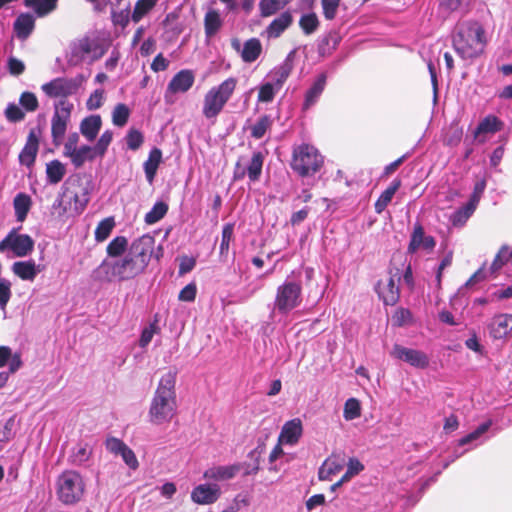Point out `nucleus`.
Masks as SVG:
<instances>
[{"label": "nucleus", "instance_id": "1", "mask_svg": "<svg viewBox=\"0 0 512 512\" xmlns=\"http://www.w3.org/2000/svg\"><path fill=\"white\" fill-rule=\"evenodd\" d=\"M176 376L177 373L174 371H168L161 376L149 406L150 423L161 425L170 422L175 416L177 411Z\"/></svg>", "mask_w": 512, "mask_h": 512}, {"label": "nucleus", "instance_id": "2", "mask_svg": "<svg viewBox=\"0 0 512 512\" xmlns=\"http://www.w3.org/2000/svg\"><path fill=\"white\" fill-rule=\"evenodd\" d=\"M92 183L82 182L79 178L69 179L63 185V193L53 203V209L59 215L67 212L81 214L90 200Z\"/></svg>", "mask_w": 512, "mask_h": 512}, {"label": "nucleus", "instance_id": "3", "mask_svg": "<svg viewBox=\"0 0 512 512\" xmlns=\"http://www.w3.org/2000/svg\"><path fill=\"white\" fill-rule=\"evenodd\" d=\"M453 46L463 59L478 56L484 47L482 27L476 23L461 26L453 37Z\"/></svg>", "mask_w": 512, "mask_h": 512}, {"label": "nucleus", "instance_id": "4", "mask_svg": "<svg viewBox=\"0 0 512 512\" xmlns=\"http://www.w3.org/2000/svg\"><path fill=\"white\" fill-rule=\"evenodd\" d=\"M237 86V79L229 77L211 87L204 96L202 113L207 119L216 118L230 100Z\"/></svg>", "mask_w": 512, "mask_h": 512}, {"label": "nucleus", "instance_id": "5", "mask_svg": "<svg viewBox=\"0 0 512 512\" xmlns=\"http://www.w3.org/2000/svg\"><path fill=\"white\" fill-rule=\"evenodd\" d=\"M86 484L82 475L73 470L62 472L56 481V493L64 505H74L84 496Z\"/></svg>", "mask_w": 512, "mask_h": 512}, {"label": "nucleus", "instance_id": "6", "mask_svg": "<svg viewBox=\"0 0 512 512\" xmlns=\"http://www.w3.org/2000/svg\"><path fill=\"white\" fill-rule=\"evenodd\" d=\"M99 272L104 274L109 281L130 280L141 274L145 268L142 263L137 262L129 253L120 259L104 260L99 268Z\"/></svg>", "mask_w": 512, "mask_h": 512}, {"label": "nucleus", "instance_id": "7", "mask_svg": "<svg viewBox=\"0 0 512 512\" xmlns=\"http://www.w3.org/2000/svg\"><path fill=\"white\" fill-rule=\"evenodd\" d=\"M324 163L322 155L309 144H301L294 147L292 152L291 168L301 177L316 174Z\"/></svg>", "mask_w": 512, "mask_h": 512}, {"label": "nucleus", "instance_id": "8", "mask_svg": "<svg viewBox=\"0 0 512 512\" xmlns=\"http://www.w3.org/2000/svg\"><path fill=\"white\" fill-rule=\"evenodd\" d=\"M104 54L105 49L98 39L83 37L71 43L68 61L72 65L93 63Z\"/></svg>", "mask_w": 512, "mask_h": 512}, {"label": "nucleus", "instance_id": "9", "mask_svg": "<svg viewBox=\"0 0 512 512\" xmlns=\"http://www.w3.org/2000/svg\"><path fill=\"white\" fill-rule=\"evenodd\" d=\"M302 301V286L291 280L284 281L278 286L274 300V312L281 315L289 314Z\"/></svg>", "mask_w": 512, "mask_h": 512}, {"label": "nucleus", "instance_id": "10", "mask_svg": "<svg viewBox=\"0 0 512 512\" xmlns=\"http://www.w3.org/2000/svg\"><path fill=\"white\" fill-rule=\"evenodd\" d=\"M34 250V240L28 234L18 233L16 229H12L0 241V253L6 254L8 258H23L32 253Z\"/></svg>", "mask_w": 512, "mask_h": 512}, {"label": "nucleus", "instance_id": "11", "mask_svg": "<svg viewBox=\"0 0 512 512\" xmlns=\"http://www.w3.org/2000/svg\"><path fill=\"white\" fill-rule=\"evenodd\" d=\"M73 105L67 100H60L55 105V112L51 119V134L55 145H59L65 135Z\"/></svg>", "mask_w": 512, "mask_h": 512}, {"label": "nucleus", "instance_id": "12", "mask_svg": "<svg viewBox=\"0 0 512 512\" xmlns=\"http://www.w3.org/2000/svg\"><path fill=\"white\" fill-rule=\"evenodd\" d=\"M79 86L76 79L59 77L44 83L41 90L50 98H66L76 93Z\"/></svg>", "mask_w": 512, "mask_h": 512}, {"label": "nucleus", "instance_id": "13", "mask_svg": "<svg viewBox=\"0 0 512 512\" xmlns=\"http://www.w3.org/2000/svg\"><path fill=\"white\" fill-rule=\"evenodd\" d=\"M154 246V237L150 234H145L132 242L127 253L146 268L153 254Z\"/></svg>", "mask_w": 512, "mask_h": 512}, {"label": "nucleus", "instance_id": "14", "mask_svg": "<svg viewBox=\"0 0 512 512\" xmlns=\"http://www.w3.org/2000/svg\"><path fill=\"white\" fill-rule=\"evenodd\" d=\"M391 355L394 358L402 360L418 369H425L429 365V357L426 353L420 350L406 348L398 344L394 345Z\"/></svg>", "mask_w": 512, "mask_h": 512}, {"label": "nucleus", "instance_id": "15", "mask_svg": "<svg viewBox=\"0 0 512 512\" xmlns=\"http://www.w3.org/2000/svg\"><path fill=\"white\" fill-rule=\"evenodd\" d=\"M195 82V73L192 70L189 69H182L179 72H177L170 82L167 85L166 91H165V98L168 99L169 97L180 94V93H186L191 89Z\"/></svg>", "mask_w": 512, "mask_h": 512}, {"label": "nucleus", "instance_id": "16", "mask_svg": "<svg viewBox=\"0 0 512 512\" xmlns=\"http://www.w3.org/2000/svg\"><path fill=\"white\" fill-rule=\"evenodd\" d=\"M221 496V489L217 483L200 484L193 488L191 499L199 505H210L215 503Z\"/></svg>", "mask_w": 512, "mask_h": 512}, {"label": "nucleus", "instance_id": "17", "mask_svg": "<svg viewBox=\"0 0 512 512\" xmlns=\"http://www.w3.org/2000/svg\"><path fill=\"white\" fill-rule=\"evenodd\" d=\"M376 292L385 305H394L399 299V287L393 276L380 279L376 285Z\"/></svg>", "mask_w": 512, "mask_h": 512}, {"label": "nucleus", "instance_id": "18", "mask_svg": "<svg viewBox=\"0 0 512 512\" xmlns=\"http://www.w3.org/2000/svg\"><path fill=\"white\" fill-rule=\"evenodd\" d=\"M489 334L493 339H504L512 334V314L495 315L489 325Z\"/></svg>", "mask_w": 512, "mask_h": 512}, {"label": "nucleus", "instance_id": "19", "mask_svg": "<svg viewBox=\"0 0 512 512\" xmlns=\"http://www.w3.org/2000/svg\"><path fill=\"white\" fill-rule=\"evenodd\" d=\"M303 434V424L300 418L287 421L281 429L279 442L285 445L294 446L298 443Z\"/></svg>", "mask_w": 512, "mask_h": 512}, {"label": "nucleus", "instance_id": "20", "mask_svg": "<svg viewBox=\"0 0 512 512\" xmlns=\"http://www.w3.org/2000/svg\"><path fill=\"white\" fill-rule=\"evenodd\" d=\"M242 469V464L235 463L225 466H213L208 468L203 477L215 482H223L233 479Z\"/></svg>", "mask_w": 512, "mask_h": 512}, {"label": "nucleus", "instance_id": "21", "mask_svg": "<svg viewBox=\"0 0 512 512\" xmlns=\"http://www.w3.org/2000/svg\"><path fill=\"white\" fill-rule=\"evenodd\" d=\"M232 47L241 52V58L246 63L256 61L262 53V44L258 38H250L245 41L242 49L240 42L238 40H233Z\"/></svg>", "mask_w": 512, "mask_h": 512}, {"label": "nucleus", "instance_id": "22", "mask_svg": "<svg viewBox=\"0 0 512 512\" xmlns=\"http://www.w3.org/2000/svg\"><path fill=\"white\" fill-rule=\"evenodd\" d=\"M11 271L21 280L33 282L41 269L34 260H26L14 262Z\"/></svg>", "mask_w": 512, "mask_h": 512}, {"label": "nucleus", "instance_id": "23", "mask_svg": "<svg viewBox=\"0 0 512 512\" xmlns=\"http://www.w3.org/2000/svg\"><path fill=\"white\" fill-rule=\"evenodd\" d=\"M436 245L435 239L430 235H425L421 225L414 227L411 235L408 251L411 253L416 252L418 249L433 250Z\"/></svg>", "mask_w": 512, "mask_h": 512}, {"label": "nucleus", "instance_id": "24", "mask_svg": "<svg viewBox=\"0 0 512 512\" xmlns=\"http://www.w3.org/2000/svg\"><path fill=\"white\" fill-rule=\"evenodd\" d=\"M293 22V16L290 11L282 12L265 29V34L269 39H276L287 30Z\"/></svg>", "mask_w": 512, "mask_h": 512}, {"label": "nucleus", "instance_id": "25", "mask_svg": "<svg viewBox=\"0 0 512 512\" xmlns=\"http://www.w3.org/2000/svg\"><path fill=\"white\" fill-rule=\"evenodd\" d=\"M327 76L325 73L319 74L313 83L311 84L310 88L306 91L304 102H303V109L308 110L310 107L315 105L317 101L319 100L321 94L323 93L325 86H326Z\"/></svg>", "mask_w": 512, "mask_h": 512}, {"label": "nucleus", "instance_id": "26", "mask_svg": "<svg viewBox=\"0 0 512 512\" xmlns=\"http://www.w3.org/2000/svg\"><path fill=\"white\" fill-rule=\"evenodd\" d=\"M35 27V18L32 14H20L13 25L15 35L20 40H26L33 32Z\"/></svg>", "mask_w": 512, "mask_h": 512}, {"label": "nucleus", "instance_id": "27", "mask_svg": "<svg viewBox=\"0 0 512 512\" xmlns=\"http://www.w3.org/2000/svg\"><path fill=\"white\" fill-rule=\"evenodd\" d=\"M161 162L162 151L157 147L152 148L149 152L147 160L143 163L145 177L149 184H153Z\"/></svg>", "mask_w": 512, "mask_h": 512}, {"label": "nucleus", "instance_id": "28", "mask_svg": "<svg viewBox=\"0 0 512 512\" xmlns=\"http://www.w3.org/2000/svg\"><path fill=\"white\" fill-rule=\"evenodd\" d=\"M345 461L343 458L331 456L327 458L319 468L320 480H331L332 477L343 470Z\"/></svg>", "mask_w": 512, "mask_h": 512}, {"label": "nucleus", "instance_id": "29", "mask_svg": "<svg viewBox=\"0 0 512 512\" xmlns=\"http://www.w3.org/2000/svg\"><path fill=\"white\" fill-rule=\"evenodd\" d=\"M22 359L20 353H12L9 346H0V368L8 365L9 373L13 374L22 367Z\"/></svg>", "mask_w": 512, "mask_h": 512}, {"label": "nucleus", "instance_id": "30", "mask_svg": "<svg viewBox=\"0 0 512 512\" xmlns=\"http://www.w3.org/2000/svg\"><path fill=\"white\" fill-rule=\"evenodd\" d=\"M102 125L100 115H91L80 123V132L88 140L93 141L97 137Z\"/></svg>", "mask_w": 512, "mask_h": 512}, {"label": "nucleus", "instance_id": "31", "mask_svg": "<svg viewBox=\"0 0 512 512\" xmlns=\"http://www.w3.org/2000/svg\"><path fill=\"white\" fill-rule=\"evenodd\" d=\"M38 151V139L34 132H30L27 138V142L19 154V161L22 165L27 167L31 166L36 158Z\"/></svg>", "mask_w": 512, "mask_h": 512}, {"label": "nucleus", "instance_id": "32", "mask_svg": "<svg viewBox=\"0 0 512 512\" xmlns=\"http://www.w3.org/2000/svg\"><path fill=\"white\" fill-rule=\"evenodd\" d=\"M294 55L295 51L293 50L287 55L284 62L279 67L275 68L274 71L272 72V75L274 77V84L280 89L282 88L284 82L287 80L292 71V61Z\"/></svg>", "mask_w": 512, "mask_h": 512}, {"label": "nucleus", "instance_id": "33", "mask_svg": "<svg viewBox=\"0 0 512 512\" xmlns=\"http://www.w3.org/2000/svg\"><path fill=\"white\" fill-rule=\"evenodd\" d=\"M32 206V199L26 193H18L13 200L15 216L18 222H23Z\"/></svg>", "mask_w": 512, "mask_h": 512}, {"label": "nucleus", "instance_id": "34", "mask_svg": "<svg viewBox=\"0 0 512 512\" xmlns=\"http://www.w3.org/2000/svg\"><path fill=\"white\" fill-rule=\"evenodd\" d=\"M97 155L94 154V149L88 145H82L70 152L68 157L75 167H81L86 161L93 160Z\"/></svg>", "mask_w": 512, "mask_h": 512}, {"label": "nucleus", "instance_id": "35", "mask_svg": "<svg viewBox=\"0 0 512 512\" xmlns=\"http://www.w3.org/2000/svg\"><path fill=\"white\" fill-rule=\"evenodd\" d=\"M401 186V181L399 179H395L391 182V184L381 193L377 201L375 202V211L376 213H382L388 204L391 202L393 196L397 192V190Z\"/></svg>", "mask_w": 512, "mask_h": 512}, {"label": "nucleus", "instance_id": "36", "mask_svg": "<svg viewBox=\"0 0 512 512\" xmlns=\"http://www.w3.org/2000/svg\"><path fill=\"white\" fill-rule=\"evenodd\" d=\"M264 163V155L257 151L252 154L251 160L247 164V176L250 182H256L260 179Z\"/></svg>", "mask_w": 512, "mask_h": 512}, {"label": "nucleus", "instance_id": "37", "mask_svg": "<svg viewBox=\"0 0 512 512\" xmlns=\"http://www.w3.org/2000/svg\"><path fill=\"white\" fill-rule=\"evenodd\" d=\"M503 123L493 115L486 116L477 126L475 137L478 138L482 134H493L501 130Z\"/></svg>", "mask_w": 512, "mask_h": 512}, {"label": "nucleus", "instance_id": "38", "mask_svg": "<svg viewBox=\"0 0 512 512\" xmlns=\"http://www.w3.org/2000/svg\"><path fill=\"white\" fill-rule=\"evenodd\" d=\"M220 13L215 9H210L204 17V28L207 37L215 35L222 26Z\"/></svg>", "mask_w": 512, "mask_h": 512}, {"label": "nucleus", "instance_id": "39", "mask_svg": "<svg viewBox=\"0 0 512 512\" xmlns=\"http://www.w3.org/2000/svg\"><path fill=\"white\" fill-rule=\"evenodd\" d=\"M476 208L469 203H466L464 206L458 208L454 211L450 217L449 221L454 227H462L466 224L468 219L473 215Z\"/></svg>", "mask_w": 512, "mask_h": 512}, {"label": "nucleus", "instance_id": "40", "mask_svg": "<svg viewBox=\"0 0 512 512\" xmlns=\"http://www.w3.org/2000/svg\"><path fill=\"white\" fill-rule=\"evenodd\" d=\"M292 0H260L259 11L262 17H269L282 10Z\"/></svg>", "mask_w": 512, "mask_h": 512}, {"label": "nucleus", "instance_id": "41", "mask_svg": "<svg viewBox=\"0 0 512 512\" xmlns=\"http://www.w3.org/2000/svg\"><path fill=\"white\" fill-rule=\"evenodd\" d=\"M66 173L65 166L58 160H53L46 165L47 181L50 184H58Z\"/></svg>", "mask_w": 512, "mask_h": 512}, {"label": "nucleus", "instance_id": "42", "mask_svg": "<svg viewBox=\"0 0 512 512\" xmlns=\"http://www.w3.org/2000/svg\"><path fill=\"white\" fill-rule=\"evenodd\" d=\"M157 4V0H138L131 14L134 23L140 22Z\"/></svg>", "mask_w": 512, "mask_h": 512}, {"label": "nucleus", "instance_id": "43", "mask_svg": "<svg viewBox=\"0 0 512 512\" xmlns=\"http://www.w3.org/2000/svg\"><path fill=\"white\" fill-rule=\"evenodd\" d=\"M491 425H492L491 420H488V421L482 423L474 431H472L468 435L462 437L458 441V445L465 446V445L472 444L474 442L479 441L481 439V437L489 430Z\"/></svg>", "mask_w": 512, "mask_h": 512}, {"label": "nucleus", "instance_id": "44", "mask_svg": "<svg viewBox=\"0 0 512 512\" xmlns=\"http://www.w3.org/2000/svg\"><path fill=\"white\" fill-rule=\"evenodd\" d=\"M299 26L305 35H311L318 29L319 19L314 12L305 13L299 19Z\"/></svg>", "mask_w": 512, "mask_h": 512}, {"label": "nucleus", "instance_id": "45", "mask_svg": "<svg viewBox=\"0 0 512 512\" xmlns=\"http://www.w3.org/2000/svg\"><path fill=\"white\" fill-rule=\"evenodd\" d=\"M361 416V404L356 398H349L344 404L343 417L346 421H352Z\"/></svg>", "mask_w": 512, "mask_h": 512}, {"label": "nucleus", "instance_id": "46", "mask_svg": "<svg viewBox=\"0 0 512 512\" xmlns=\"http://www.w3.org/2000/svg\"><path fill=\"white\" fill-rule=\"evenodd\" d=\"M115 226L113 217H108L99 222L95 229V240L97 242H103L106 240Z\"/></svg>", "mask_w": 512, "mask_h": 512}, {"label": "nucleus", "instance_id": "47", "mask_svg": "<svg viewBox=\"0 0 512 512\" xmlns=\"http://www.w3.org/2000/svg\"><path fill=\"white\" fill-rule=\"evenodd\" d=\"M272 120L269 116H261L250 128L251 136L255 139H261L270 129Z\"/></svg>", "mask_w": 512, "mask_h": 512}, {"label": "nucleus", "instance_id": "48", "mask_svg": "<svg viewBox=\"0 0 512 512\" xmlns=\"http://www.w3.org/2000/svg\"><path fill=\"white\" fill-rule=\"evenodd\" d=\"M130 109L126 104L118 103L112 111V123L117 127H123L128 122Z\"/></svg>", "mask_w": 512, "mask_h": 512}, {"label": "nucleus", "instance_id": "49", "mask_svg": "<svg viewBox=\"0 0 512 512\" xmlns=\"http://www.w3.org/2000/svg\"><path fill=\"white\" fill-rule=\"evenodd\" d=\"M168 205L164 202H156L151 210L145 215V222L147 224H154L160 221L167 213Z\"/></svg>", "mask_w": 512, "mask_h": 512}, {"label": "nucleus", "instance_id": "50", "mask_svg": "<svg viewBox=\"0 0 512 512\" xmlns=\"http://www.w3.org/2000/svg\"><path fill=\"white\" fill-rule=\"evenodd\" d=\"M128 246V241L124 236L115 237L107 246V254L110 257H118L122 255Z\"/></svg>", "mask_w": 512, "mask_h": 512}, {"label": "nucleus", "instance_id": "51", "mask_svg": "<svg viewBox=\"0 0 512 512\" xmlns=\"http://www.w3.org/2000/svg\"><path fill=\"white\" fill-rule=\"evenodd\" d=\"M234 234V224L227 223L223 226L222 234H221V242L219 247V252L221 256L227 255L230 247V242L233 239Z\"/></svg>", "mask_w": 512, "mask_h": 512}, {"label": "nucleus", "instance_id": "52", "mask_svg": "<svg viewBox=\"0 0 512 512\" xmlns=\"http://www.w3.org/2000/svg\"><path fill=\"white\" fill-rule=\"evenodd\" d=\"M280 90L274 83L266 82L259 88L258 101L269 103L273 101L275 94Z\"/></svg>", "mask_w": 512, "mask_h": 512}, {"label": "nucleus", "instance_id": "53", "mask_svg": "<svg viewBox=\"0 0 512 512\" xmlns=\"http://www.w3.org/2000/svg\"><path fill=\"white\" fill-rule=\"evenodd\" d=\"M105 91L102 88L96 89L93 93L90 94L89 98L86 101V108L89 111H95L99 109L104 101H105Z\"/></svg>", "mask_w": 512, "mask_h": 512}, {"label": "nucleus", "instance_id": "54", "mask_svg": "<svg viewBox=\"0 0 512 512\" xmlns=\"http://www.w3.org/2000/svg\"><path fill=\"white\" fill-rule=\"evenodd\" d=\"M113 139V133L110 130H106L102 133L95 146H93L94 154L97 156H103L107 151L110 143Z\"/></svg>", "mask_w": 512, "mask_h": 512}, {"label": "nucleus", "instance_id": "55", "mask_svg": "<svg viewBox=\"0 0 512 512\" xmlns=\"http://www.w3.org/2000/svg\"><path fill=\"white\" fill-rule=\"evenodd\" d=\"M126 144L130 150H138L144 142L143 134L137 129H130L125 137Z\"/></svg>", "mask_w": 512, "mask_h": 512}, {"label": "nucleus", "instance_id": "56", "mask_svg": "<svg viewBox=\"0 0 512 512\" xmlns=\"http://www.w3.org/2000/svg\"><path fill=\"white\" fill-rule=\"evenodd\" d=\"M364 469V465L356 458H350L347 463V469L341 479L346 483L354 476L358 475Z\"/></svg>", "mask_w": 512, "mask_h": 512}, {"label": "nucleus", "instance_id": "57", "mask_svg": "<svg viewBox=\"0 0 512 512\" xmlns=\"http://www.w3.org/2000/svg\"><path fill=\"white\" fill-rule=\"evenodd\" d=\"M19 104L27 112H34L37 110L39 104L36 95L32 92H23L19 98Z\"/></svg>", "mask_w": 512, "mask_h": 512}, {"label": "nucleus", "instance_id": "58", "mask_svg": "<svg viewBox=\"0 0 512 512\" xmlns=\"http://www.w3.org/2000/svg\"><path fill=\"white\" fill-rule=\"evenodd\" d=\"M91 456V449L88 445L80 444L75 448L72 455V462L77 465H82L89 460Z\"/></svg>", "mask_w": 512, "mask_h": 512}, {"label": "nucleus", "instance_id": "59", "mask_svg": "<svg viewBox=\"0 0 512 512\" xmlns=\"http://www.w3.org/2000/svg\"><path fill=\"white\" fill-rule=\"evenodd\" d=\"M11 286L12 284L8 279L0 278V308L2 310H5L12 296Z\"/></svg>", "mask_w": 512, "mask_h": 512}, {"label": "nucleus", "instance_id": "60", "mask_svg": "<svg viewBox=\"0 0 512 512\" xmlns=\"http://www.w3.org/2000/svg\"><path fill=\"white\" fill-rule=\"evenodd\" d=\"M486 189V181L485 179H480L474 184L473 192L469 198L467 203L471 204L475 208H477L480 199Z\"/></svg>", "mask_w": 512, "mask_h": 512}, {"label": "nucleus", "instance_id": "61", "mask_svg": "<svg viewBox=\"0 0 512 512\" xmlns=\"http://www.w3.org/2000/svg\"><path fill=\"white\" fill-rule=\"evenodd\" d=\"M470 0H440V9L447 13L458 11L469 4Z\"/></svg>", "mask_w": 512, "mask_h": 512}, {"label": "nucleus", "instance_id": "62", "mask_svg": "<svg viewBox=\"0 0 512 512\" xmlns=\"http://www.w3.org/2000/svg\"><path fill=\"white\" fill-rule=\"evenodd\" d=\"M5 117L10 122H19L24 119L25 113L15 103H9L5 109Z\"/></svg>", "mask_w": 512, "mask_h": 512}, {"label": "nucleus", "instance_id": "63", "mask_svg": "<svg viewBox=\"0 0 512 512\" xmlns=\"http://www.w3.org/2000/svg\"><path fill=\"white\" fill-rule=\"evenodd\" d=\"M323 14L327 20H333L336 17L340 0H321Z\"/></svg>", "mask_w": 512, "mask_h": 512}, {"label": "nucleus", "instance_id": "64", "mask_svg": "<svg viewBox=\"0 0 512 512\" xmlns=\"http://www.w3.org/2000/svg\"><path fill=\"white\" fill-rule=\"evenodd\" d=\"M509 258H511V250L509 249L508 246L504 245L501 247V249L497 253V255L492 263L491 268L493 270L500 269L505 263H507Z\"/></svg>", "mask_w": 512, "mask_h": 512}]
</instances>
